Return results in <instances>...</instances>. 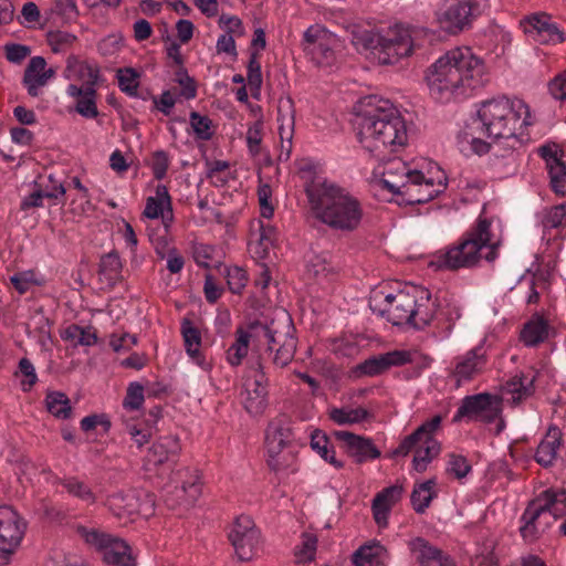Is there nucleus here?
I'll return each mask as SVG.
<instances>
[{
	"instance_id": "nucleus-1",
	"label": "nucleus",
	"mask_w": 566,
	"mask_h": 566,
	"mask_svg": "<svg viewBox=\"0 0 566 566\" xmlns=\"http://www.w3.org/2000/svg\"><path fill=\"white\" fill-rule=\"evenodd\" d=\"M426 81L431 96L449 102L454 96H465L489 82L484 61L469 46L447 51L427 71Z\"/></svg>"
},
{
	"instance_id": "nucleus-2",
	"label": "nucleus",
	"mask_w": 566,
	"mask_h": 566,
	"mask_svg": "<svg viewBox=\"0 0 566 566\" xmlns=\"http://www.w3.org/2000/svg\"><path fill=\"white\" fill-rule=\"evenodd\" d=\"M355 129L359 144L375 157L396 151L408 140L407 127L397 107L387 98L365 96L355 107Z\"/></svg>"
},
{
	"instance_id": "nucleus-3",
	"label": "nucleus",
	"mask_w": 566,
	"mask_h": 566,
	"mask_svg": "<svg viewBox=\"0 0 566 566\" xmlns=\"http://www.w3.org/2000/svg\"><path fill=\"white\" fill-rule=\"evenodd\" d=\"M502 241L500 220L486 217L484 206L475 226L457 244L439 252L432 263L439 269L458 270L475 266L482 259L493 262Z\"/></svg>"
},
{
	"instance_id": "nucleus-4",
	"label": "nucleus",
	"mask_w": 566,
	"mask_h": 566,
	"mask_svg": "<svg viewBox=\"0 0 566 566\" xmlns=\"http://www.w3.org/2000/svg\"><path fill=\"white\" fill-rule=\"evenodd\" d=\"M314 217L335 231L352 232L363 219L359 200L348 190L326 180L306 187Z\"/></svg>"
},
{
	"instance_id": "nucleus-5",
	"label": "nucleus",
	"mask_w": 566,
	"mask_h": 566,
	"mask_svg": "<svg viewBox=\"0 0 566 566\" xmlns=\"http://www.w3.org/2000/svg\"><path fill=\"white\" fill-rule=\"evenodd\" d=\"M532 124L530 107L524 101L497 97L481 103L472 129L488 138L520 143L524 129Z\"/></svg>"
},
{
	"instance_id": "nucleus-6",
	"label": "nucleus",
	"mask_w": 566,
	"mask_h": 566,
	"mask_svg": "<svg viewBox=\"0 0 566 566\" xmlns=\"http://www.w3.org/2000/svg\"><path fill=\"white\" fill-rule=\"evenodd\" d=\"M566 512V492L546 490L530 502L522 515L524 524L520 527L522 537L533 542L557 518Z\"/></svg>"
},
{
	"instance_id": "nucleus-7",
	"label": "nucleus",
	"mask_w": 566,
	"mask_h": 566,
	"mask_svg": "<svg viewBox=\"0 0 566 566\" xmlns=\"http://www.w3.org/2000/svg\"><path fill=\"white\" fill-rule=\"evenodd\" d=\"M416 30L395 25L386 33L365 32L361 35L364 46L371 50L381 64H394L399 59L411 54L415 43Z\"/></svg>"
},
{
	"instance_id": "nucleus-8",
	"label": "nucleus",
	"mask_w": 566,
	"mask_h": 566,
	"mask_svg": "<svg viewBox=\"0 0 566 566\" xmlns=\"http://www.w3.org/2000/svg\"><path fill=\"white\" fill-rule=\"evenodd\" d=\"M489 9V0H443L436 11L441 30L458 34Z\"/></svg>"
},
{
	"instance_id": "nucleus-9",
	"label": "nucleus",
	"mask_w": 566,
	"mask_h": 566,
	"mask_svg": "<svg viewBox=\"0 0 566 566\" xmlns=\"http://www.w3.org/2000/svg\"><path fill=\"white\" fill-rule=\"evenodd\" d=\"M424 291L415 285L405 286L396 293H386L384 290H374L369 297L371 314L388 315L389 318H415L417 312V294Z\"/></svg>"
},
{
	"instance_id": "nucleus-10",
	"label": "nucleus",
	"mask_w": 566,
	"mask_h": 566,
	"mask_svg": "<svg viewBox=\"0 0 566 566\" xmlns=\"http://www.w3.org/2000/svg\"><path fill=\"white\" fill-rule=\"evenodd\" d=\"M502 411V398L489 392L465 396L455 415L453 422H460L463 419L481 420L485 423L495 421Z\"/></svg>"
},
{
	"instance_id": "nucleus-11",
	"label": "nucleus",
	"mask_w": 566,
	"mask_h": 566,
	"mask_svg": "<svg viewBox=\"0 0 566 566\" xmlns=\"http://www.w3.org/2000/svg\"><path fill=\"white\" fill-rule=\"evenodd\" d=\"M78 532L87 544L102 552L105 563L115 566H132L134 564L130 548L124 541L96 530L88 531L81 527Z\"/></svg>"
},
{
	"instance_id": "nucleus-12",
	"label": "nucleus",
	"mask_w": 566,
	"mask_h": 566,
	"mask_svg": "<svg viewBox=\"0 0 566 566\" xmlns=\"http://www.w3.org/2000/svg\"><path fill=\"white\" fill-rule=\"evenodd\" d=\"M180 451L178 437H161L148 449L143 468L147 472L164 474L166 471L174 470Z\"/></svg>"
},
{
	"instance_id": "nucleus-13",
	"label": "nucleus",
	"mask_w": 566,
	"mask_h": 566,
	"mask_svg": "<svg viewBox=\"0 0 566 566\" xmlns=\"http://www.w3.org/2000/svg\"><path fill=\"white\" fill-rule=\"evenodd\" d=\"M24 531L25 523L19 514L11 506H0V565L8 563L20 545Z\"/></svg>"
},
{
	"instance_id": "nucleus-14",
	"label": "nucleus",
	"mask_w": 566,
	"mask_h": 566,
	"mask_svg": "<svg viewBox=\"0 0 566 566\" xmlns=\"http://www.w3.org/2000/svg\"><path fill=\"white\" fill-rule=\"evenodd\" d=\"M106 505L118 518L133 520L137 515L148 517L154 513L151 495L145 494L142 500L140 494L135 491L116 492L107 497Z\"/></svg>"
},
{
	"instance_id": "nucleus-15",
	"label": "nucleus",
	"mask_w": 566,
	"mask_h": 566,
	"mask_svg": "<svg viewBox=\"0 0 566 566\" xmlns=\"http://www.w3.org/2000/svg\"><path fill=\"white\" fill-rule=\"evenodd\" d=\"M446 186L443 176L436 180L432 177H427L422 171L415 170L399 196L408 205H420L434 199L444 191Z\"/></svg>"
},
{
	"instance_id": "nucleus-16",
	"label": "nucleus",
	"mask_w": 566,
	"mask_h": 566,
	"mask_svg": "<svg viewBox=\"0 0 566 566\" xmlns=\"http://www.w3.org/2000/svg\"><path fill=\"white\" fill-rule=\"evenodd\" d=\"M250 371L253 375L248 376L244 382L243 406L250 415L260 416L268 407V378L260 359L251 365Z\"/></svg>"
},
{
	"instance_id": "nucleus-17",
	"label": "nucleus",
	"mask_w": 566,
	"mask_h": 566,
	"mask_svg": "<svg viewBox=\"0 0 566 566\" xmlns=\"http://www.w3.org/2000/svg\"><path fill=\"white\" fill-rule=\"evenodd\" d=\"M229 539L238 559L249 562L255 555L260 542V532L250 516L240 515L233 523Z\"/></svg>"
},
{
	"instance_id": "nucleus-18",
	"label": "nucleus",
	"mask_w": 566,
	"mask_h": 566,
	"mask_svg": "<svg viewBox=\"0 0 566 566\" xmlns=\"http://www.w3.org/2000/svg\"><path fill=\"white\" fill-rule=\"evenodd\" d=\"M336 43V38L318 25H312L304 32V51L317 65L333 64Z\"/></svg>"
},
{
	"instance_id": "nucleus-19",
	"label": "nucleus",
	"mask_w": 566,
	"mask_h": 566,
	"mask_svg": "<svg viewBox=\"0 0 566 566\" xmlns=\"http://www.w3.org/2000/svg\"><path fill=\"white\" fill-rule=\"evenodd\" d=\"M524 33L541 44H558L565 41V33L552 21L551 15L538 12L520 22Z\"/></svg>"
},
{
	"instance_id": "nucleus-20",
	"label": "nucleus",
	"mask_w": 566,
	"mask_h": 566,
	"mask_svg": "<svg viewBox=\"0 0 566 566\" xmlns=\"http://www.w3.org/2000/svg\"><path fill=\"white\" fill-rule=\"evenodd\" d=\"M334 436L343 443L342 448L345 453L357 464L378 459L381 455L380 450L370 438L344 430L335 431Z\"/></svg>"
},
{
	"instance_id": "nucleus-21",
	"label": "nucleus",
	"mask_w": 566,
	"mask_h": 566,
	"mask_svg": "<svg viewBox=\"0 0 566 566\" xmlns=\"http://www.w3.org/2000/svg\"><path fill=\"white\" fill-rule=\"evenodd\" d=\"M201 494L199 478L196 475L190 481H184L181 485H167L165 488L164 502L170 510H188L195 504Z\"/></svg>"
},
{
	"instance_id": "nucleus-22",
	"label": "nucleus",
	"mask_w": 566,
	"mask_h": 566,
	"mask_svg": "<svg viewBox=\"0 0 566 566\" xmlns=\"http://www.w3.org/2000/svg\"><path fill=\"white\" fill-rule=\"evenodd\" d=\"M279 135L281 139L280 160H287L292 153L294 136L295 111L291 98L282 99L277 106Z\"/></svg>"
},
{
	"instance_id": "nucleus-23",
	"label": "nucleus",
	"mask_w": 566,
	"mask_h": 566,
	"mask_svg": "<svg viewBox=\"0 0 566 566\" xmlns=\"http://www.w3.org/2000/svg\"><path fill=\"white\" fill-rule=\"evenodd\" d=\"M294 438L291 418L280 415L270 421L265 431L266 451L276 453L291 446Z\"/></svg>"
},
{
	"instance_id": "nucleus-24",
	"label": "nucleus",
	"mask_w": 566,
	"mask_h": 566,
	"mask_svg": "<svg viewBox=\"0 0 566 566\" xmlns=\"http://www.w3.org/2000/svg\"><path fill=\"white\" fill-rule=\"evenodd\" d=\"M457 364L452 371L455 378L457 387L461 386L463 381H470L480 375L486 364V358L480 348H473L465 355L457 357Z\"/></svg>"
},
{
	"instance_id": "nucleus-25",
	"label": "nucleus",
	"mask_w": 566,
	"mask_h": 566,
	"mask_svg": "<svg viewBox=\"0 0 566 566\" xmlns=\"http://www.w3.org/2000/svg\"><path fill=\"white\" fill-rule=\"evenodd\" d=\"M46 61L42 56H33L24 70L23 85L28 94L36 97L41 93V87L46 85L48 81L53 77L54 71L46 70Z\"/></svg>"
},
{
	"instance_id": "nucleus-26",
	"label": "nucleus",
	"mask_w": 566,
	"mask_h": 566,
	"mask_svg": "<svg viewBox=\"0 0 566 566\" xmlns=\"http://www.w3.org/2000/svg\"><path fill=\"white\" fill-rule=\"evenodd\" d=\"M143 214L148 219L163 218L166 229L172 222L171 197L165 185H158L155 190V197H148Z\"/></svg>"
},
{
	"instance_id": "nucleus-27",
	"label": "nucleus",
	"mask_w": 566,
	"mask_h": 566,
	"mask_svg": "<svg viewBox=\"0 0 566 566\" xmlns=\"http://www.w3.org/2000/svg\"><path fill=\"white\" fill-rule=\"evenodd\" d=\"M402 492L403 488L401 485H391L376 494L373 500L371 510L378 526H387L388 514L394 504L401 497Z\"/></svg>"
},
{
	"instance_id": "nucleus-28",
	"label": "nucleus",
	"mask_w": 566,
	"mask_h": 566,
	"mask_svg": "<svg viewBox=\"0 0 566 566\" xmlns=\"http://www.w3.org/2000/svg\"><path fill=\"white\" fill-rule=\"evenodd\" d=\"M413 171L402 160L394 159L386 164L380 182L391 193L399 196Z\"/></svg>"
},
{
	"instance_id": "nucleus-29",
	"label": "nucleus",
	"mask_w": 566,
	"mask_h": 566,
	"mask_svg": "<svg viewBox=\"0 0 566 566\" xmlns=\"http://www.w3.org/2000/svg\"><path fill=\"white\" fill-rule=\"evenodd\" d=\"M442 422V417L436 415L430 420L424 421L411 434L407 436L400 444L392 451V457L407 455L411 450H415L422 441L423 436L427 433H434L439 430Z\"/></svg>"
},
{
	"instance_id": "nucleus-30",
	"label": "nucleus",
	"mask_w": 566,
	"mask_h": 566,
	"mask_svg": "<svg viewBox=\"0 0 566 566\" xmlns=\"http://www.w3.org/2000/svg\"><path fill=\"white\" fill-rule=\"evenodd\" d=\"M412 549L418 552V562L421 566H455L449 555L421 537L413 541Z\"/></svg>"
},
{
	"instance_id": "nucleus-31",
	"label": "nucleus",
	"mask_w": 566,
	"mask_h": 566,
	"mask_svg": "<svg viewBox=\"0 0 566 566\" xmlns=\"http://www.w3.org/2000/svg\"><path fill=\"white\" fill-rule=\"evenodd\" d=\"M388 552L380 543L365 544L353 554L355 566H387Z\"/></svg>"
},
{
	"instance_id": "nucleus-32",
	"label": "nucleus",
	"mask_w": 566,
	"mask_h": 566,
	"mask_svg": "<svg viewBox=\"0 0 566 566\" xmlns=\"http://www.w3.org/2000/svg\"><path fill=\"white\" fill-rule=\"evenodd\" d=\"M554 334L548 321H526L520 332V340L527 347L546 342Z\"/></svg>"
},
{
	"instance_id": "nucleus-33",
	"label": "nucleus",
	"mask_w": 566,
	"mask_h": 566,
	"mask_svg": "<svg viewBox=\"0 0 566 566\" xmlns=\"http://www.w3.org/2000/svg\"><path fill=\"white\" fill-rule=\"evenodd\" d=\"M293 322L294 321H271V325L265 326L269 350H273L276 345H286L291 340L294 345L297 344Z\"/></svg>"
},
{
	"instance_id": "nucleus-34",
	"label": "nucleus",
	"mask_w": 566,
	"mask_h": 566,
	"mask_svg": "<svg viewBox=\"0 0 566 566\" xmlns=\"http://www.w3.org/2000/svg\"><path fill=\"white\" fill-rule=\"evenodd\" d=\"M517 143L507 142V148L501 149L499 146L493 149L491 165L500 175L514 174L517 168L518 154L515 149Z\"/></svg>"
},
{
	"instance_id": "nucleus-35",
	"label": "nucleus",
	"mask_w": 566,
	"mask_h": 566,
	"mask_svg": "<svg viewBox=\"0 0 566 566\" xmlns=\"http://www.w3.org/2000/svg\"><path fill=\"white\" fill-rule=\"evenodd\" d=\"M433 434L434 433H427L423 436L422 441H420V444L416 449L412 465L418 472H423L429 462L440 453L441 446L433 438Z\"/></svg>"
},
{
	"instance_id": "nucleus-36",
	"label": "nucleus",
	"mask_w": 566,
	"mask_h": 566,
	"mask_svg": "<svg viewBox=\"0 0 566 566\" xmlns=\"http://www.w3.org/2000/svg\"><path fill=\"white\" fill-rule=\"evenodd\" d=\"M180 333L186 353L200 365L202 360L200 352L202 335L200 328L193 325V321H182Z\"/></svg>"
},
{
	"instance_id": "nucleus-37",
	"label": "nucleus",
	"mask_w": 566,
	"mask_h": 566,
	"mask_svg": "<svg viewBox=\"0 0 566 566\" xmlns=\"http://www.w3.org/2000/svg\"><path fill=\"white\" fill-rule=\"evenodd\" d=\"M562 433L557 428L548 430L546 439L543 440L536 450L535 460L543 467H549L556 459L557 449L560 447Z\"/></svg>"
},
{
	"instance_id": "nucleus-38",
	"label": "nucleus",
	"mask_w": 566,
	"mask_h": 566,
	"mask_svg": "<svg viewBox=\"0 0 566 566\" xmlns=\"http://www.w3.org/2000/svg\"><path fill=\"white\" fill-rule=\"evenodd\" d=\"M56 483L62 485L69 495L80 500L81 502L92 505L96 502V494L92 488L77 476L57 478Z\"/></svg>"
},
{
	"instance_id": "nucleus-39",
	"label": "nucleus",
	"mask_w": 566,
	"mask_h": 566,
	"mask_svg": "<svg viewBox=\"0 0 566 566\" xmlns=\"http://www.w3.org/2000/svg\"><path fill=\"white\" fill-rule=\"evenodd\" d=\"M504 394L511 395L512 405H518L523 399L534 392V377L526 378L524 375H516L503 386Z\"/></svg>"
},
{
	"instance_id": "nucleus-40",
	"label": "nucleus",
	"mask_w": 566,
	"mask_h": 566,
	"mask_svg": "<svg viewBox=\"0 0 566 566\" xmlns=\"http://www.w3.org/2000/svg\"><path fill=\"white\" fill-rule=\"evenodd\" d=\"M311 447L316 453L321 455L322 459L332 464L334 468H344V462L336 459L334 446L327 434L322 430L316 429L312 432Z\"/></svg>"
},
{
	"instance_id": "nucleus-41",
	"label": "nucleus",
	"mask_w": 566,
	"mask_h": 566,
	"mask_svg": "<svg viewBox=\"0 0 566 566\" xmlns=\"http://www.w3.org/2000/svg\"><path fill=\"white\" fill-rule=\"evenodd\" d=\"M61 337L64 340L72 342L74 346H92L97 342L96 331L93 327L84 328L76 324H71L62 331Z\"/></svg>"
},
{
	"instance_id": "nucleus-42",
	"label": "nucleus",
	"mask_w": 566,
	"mask_h": 566,
	"mask_svg": "<svg viewBox=\"0 0 566 566\" xmlns=\"http://www.w3.org/2000/svg\"><path fill=\"white\" fill-rule=\"evenodd\" d=\"M434 480H428L415 485L410 500L412 507L417 513L422 514L429 507L434 496Z\"/></svg>"
},
{
	"instance_id": "nucleus-43",
	"label": "nucleus",
	"mask_w": 566,
	"mask_h": 566,
	"mask_svg": "<svg viewBox=\"0 0 566 566\" xmlns=\"http://www.w3.org/2000/svg\"><path fill=\"white\" fill-rule=\"evenodd\" d=\"M235 342L227 350V360L231 366H239L249 350L251 335L239 327L235 332Z\"/></svg>"
},
{
	"instance_id": "nucleus-44",
	"label": "nucleus",
	"mask_w": 566,
	"mask_h": 566,
	"mask_svg": "<svg viewBox=\"0 0 566 566\" xmlns=\"http://www.w3.org/2000/svg\"><path fill=\"white\" fill-rule=\"evenodd\" d=\"M48 411L56 418L69 419L72 415L70 399L64 392L51 391L45 397Z\"/></svg>"
},
{
	"instance_id": "nucleus-45",
	"label": "nucleus",
	"mask_w": 566,
	"mask_h": 566,
	"mask_svg": "<svg viewBox=\"0 0 566 566\" xmlns=\"http://www.w3.org/2000/svg\"><path fill=\"white\" fill-rule=\"evenodd\" d=\"M334 272L329 254L326 252L313 253L306 263V273L314 279L327 277Z\"/></svg>"
},
{
	"instance_id": "nucleus-46",
	"label": "nucleus",
	"mask_w": 566,
	"mask_h": 566,
	"mask_svg": "<svg viewBox=\"0 0 566 566\" xmlns=\"http://www.w3.org/2000/svg\"><path fill=\"white\" fill-rule=\"evenodd\" d=\"M369 417V411L363 407L355 409L334 408L329 412V418L337 424L359 423Z\"/></svg>"
},
{
	"instance_id": "nucleus-47",
	"label": "nucleus",
	"mask_w": 566,
	"mask_h": 566,
	"mask_svg": "<svg viewBox=\"0 0 566 566\" xmlns=\"http://www.w3.org/2000/svg\"><path fill=\"white\" fill-rule=\"evenodd\" d=\"M55 192H43L42 189H35L30 195L25 196L21 203L20 209L23 211H28L32 208H39L43 206V199H59L64 198V195L66 192L65 187H60L54 190Z\"/></svg>"
},
{
	"instance_id": "nucleus-48",
	"label": "nucleus",
	"mask_w": 566,
	"mask_h": 566,
	"mask_svg": "<svg viewBox=\"0 0 566 566\" xmlns=\"http://www.w3.org/2000/svg\"><path fill=\"white\" fill-rule=\"evenodd\" d=\"M76 112L85 118H95L98 115L96 91L93 85H87L86 92L77 99Z\"/></svg>"
},
{
	"instance_id": "nucleus-49",
	"label": "nucleus",
	"mask_w": 566,
	"mask_h": 566,
	"mask_svg": "<svg viewBox=\"0 0 566 566\" xmlns=\"http://www.w3.org/2000/svg\"><path fill=\"white\" fill-rule=\"evenodd\" d=\"M139 73L133 67H124L117 71L119 88L129 96H137L139 86Z\"/></svg>"
},
{
	"instance_id": "nucleus-50",
	"label": "nucleus",
	"mask_w": 566,
	"mask_h": 566,
	"mask_svg": "<svg viewBox=\"0 0 566 566\" xmlns=\"http://www.w3.org/2000/svg\"><path fill=\"white\" fill-rule=\"evenodd\" d=\"M269 459L268 464L273 471H283L293 467L296 461V454L292 450L291 446L282 449L276 453L268 452Z\"/></svg>"
},
{
	"instance_id": "nucleus-51",
	"label": "nucleus",
	"mask_w": 566,
	"mask_h": 566,
	"mask_svg": "<svg viewBox=\"0 0 566 566\" xmlns=\"http://www.w3.org/2000/svg\"><path fill=\"white\" fill-rule=\"evenodd\" d=\"M387 370L385 359L382 357V354L377 356H371L368 359L364 360L363 363L358 364L354 373L357 376H378L384 374Z\"/></svg>"
},
{
	"instance_id": "nucleus-52",
	"label": "nucleus",
	"mask_w": 566,
	"mask_h": 566,
	"mask_svg": "<svg viewBox=\"0 0 566 566\" xmlns=\"http://www.w3.org/2000/svg\"><path fill=\"white\" fill-rule=\"evenodd\" d=\"M247 78L248 84L252 91L253 97L258 98L262 86V73L261 64L258 60V54L255 52L250 54Z\"/></svg>"
},
{
	"instance_id": "nucleus-53",
	"label": "nucleus",
	"mask_w": 566,
	"mask_h": 566,
	"mask_svg": "<svg viewBox=\"0 0 566 566\" xmlns=\"http://www.w3.org/2000/svg\"><path fill=\"white\" fill-rule=\"evenodd\" d=\"M122 261L117 252H109L102 256L99 262V273L107 280H115L122 272Z\"/></svg>"
},
{
	"instance_id": "nucleus-54",
	"label": "nucleus",
	"mask_w": 566,
	"mask_h": 566,
	"mask_svg": "<svg viewBox=\"0 0 566 566\" xmlns=\"http://www.w3.org/2000/svg\"><path fill=\"white\" fill-rule=\"evenodd\" d=\"M552 189L557 195L566 193V164L560 163L547 168Z\"/></svg>"
},
{
	"instance_id": "nucleus-55",
	"label": "nucleus",
	"mask_w": 566,
	"mask_h": 566,
	"mask_svg": "<svg viewBox=\"0 0 566 566\" xmlns=\"http://www.w3.org/2000/svg\"><path fill=\"white\" fill-rule=\"evenodd\" d=\"M317 538L313 534L305 533L303 535L302 546L295 551L297 563H308L314 559L316 552Z\"/></svg>"
},
{
	"instance_id": "nucleus-56",
	"label": "nucleus",
	"mask_w": 566,
	"mask_h": 566,
	"mask_svg": "<svg viewBox=\"0 0 566 566\" xmlns=\"http://www.w3.org/2000/svg\"><path fill=\"white\" fill-rule=\"evenodd\" d=\"M156 253L160 259H166V266L170 273L176 274L184 269L185 260L176 248H167V253H161L159 250V244H157Z\"/></svg>"
},
{
	"instance_id": "nucleus-57",
	"label": "nucleus",
	"mask_w": 566,
	"mask_h": 566,
	"mask_svg": "<svg viewBox=\"0 0 566 566\" xmlns=\"http://www.w3.org/2000/svg\"><path fill=\"white\" fill-rule=\"evenodd\" d=\"M190 124L198 138L202 140L211 138V120L207 116H201L197 112H192L190 114Z\"/></svg>"
},
{
	"instance_id": "nucleus-58",
	"label": "nucleus",
	"mask_w": 566,
	"mask_h": 566,
	"mask_svg": "<svg viewBox=\"0 0 566 566\" xmlns=\"http://www.w3.org/2000/svg\"><path fill=\"white\" fill-rule=\"evenodd\" d=\"M248 282L247 273L239 266H233L227 271V283L229 290L234 294H240Z\"/></svg>"
},
{
	"instance_id": "nucleus-59",
	"label": "nucleus",
	"mask_w": 566,
	"mask_h": 566,
	"mask_svg": "<svg viewBox=\"0 0 566 566\" xmlns=\"http://www.w3.org/2000/svg\"><path fill=\"white\" fill-rule=\"evenodd\" d=\"M144 402V387L139 382H132L127 388L124 407L129 410H138Z\"/></svg>"
},
{
	"instance_id": "nucleus-60",
	"label": "nucleus",
	"mask_w": 566,
	"mask_h": 566,
	"mask_svg": "<svg viewBox=\"0 0 566 566\" xmlns=\"http://www.w3.org/2000/svg\"><path fill=\"white\" fill-rule=\"evenodd\" d=\"M447 471L457 479H463L471 471V465L465 457L452 453L449 455Z\"/></svg>"
},
{
	"instance_id": "nucleus-61",
	"label": "nucleus",
	"mask_w": 566,
	"mask_h": 566,
	"mask_svg": "<svg viewBox=\"0 0 566 566\" xmlns=\"http://www.w3.org/2000/svg\"><path fill=\"white\" fill-rule=\"evenodd\" d=\"M296 345L291 340L286 345H276L272 352H275L273 357V364L277 367H285L289 365L295 354Z\"/></svg>"
},
{
	"instance_id": "nucleus-62",
	"label": "nucleus",
	"mask_w": 566,
	"mask_h": 566,
	"mask_svg": "<svg viewBox=\"0 0 566 566\" xmlns=\"http://www.w3.org/2000/svg\"><path fill=\"white\" fill-rule=\"evenodd\" d=\"M262 128L263 124L261 122H255L248 128L247 132V145L249 151L252 156H256L261 150V140H262Z\"/></svg>"
},
{
	"instance_id": "nucleus-63",
	"label": "nucleus",
	"mask_w": 566,
	"mask_h": 566,
	"mask_svg": "<svg viewBox=\"0 0 566 566\" xmlns=\"http://www.w3.org/2000/svg\"><path fill=\"white\" fill-rule=\"evenodd\" d=\"M214 255L216 248L212 245L200 243L193 248V260L201 268H210V263L214 259Z\"/></svg>"
},
{
	"instance_id": "nucleus-64",
	"label": "nucleus",
	"mask_w": 566,
	"mask_h": 566,
	"mask_svg": "<svg viewBox=\"0 0 566 566\" xmlns=\"http://www.w3.org/2000/svg\"><path fill=\"white\" fill-rule=\"evenodd\" d=\"M176 82L181 86V95L191 99L196 97L197 88L192 77H190L184 67L176 72Z\"/></svg>"
}]
</instances>
